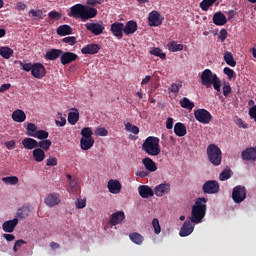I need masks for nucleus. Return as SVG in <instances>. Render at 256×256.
Wrapping results in <instances>:
<instances>
[{"mask_svg": "<svg viewBox=\"0 0 256 256\" xmlns=\"http://www.w3.org/2000/svg\"><path fill=\"white\" fill-rule=\"evenodd\" d=\"M207 213V199L198 198L195 201V205L192 207L190 221L195 224L203 222L205 215Z\"/></svg>", "mask_w": 256, "mask_h": 256, "instance_id": "obj_1", "label": "nucleus"}, {"mask_svg": "<svg viewBox=\"0 0 256 256\" xmlns=\"http://www.w3.org/2000/svg\"><path fill=\"white\" fill-rule=\"evenodd\" d=\"M201 83L204 85V87H211V85L214 87L215 91L218 93L221 91V79L217 76V74H213V72L210 69H205L201 76Z\"/></svg>", "mask_w": 256, "mask_h": 256, "instance_id": "obj_2", "label": "nucleus"}, {"mask_svg": "<svg viewBox=\"0 0 256 256\" xmlns=\"http://www.w3.org/2000/svg\"><path fill=\"white\" fill-rule=\"evenodd\" d=\"M142 151H145L147 155H150L151 157H157V155H161L159 138L155 136L147 137L142 144Z\"/></svg>", "mask_w": 256, "mask_h": 256, "instance_id": "obj_3", "label": "nucleus"}, {"mask_svg": "<svg viewBox=\"0 0 256 256\" xmlns=\"http://www.w3.org/2000/svg\"><path fill=\"white\" fill-rule=\"evenodd\" d=\"M82 135L80 139V147L82 151H89L93 145H95V139H93V130L90 127H85L81 130Z\"/></svg>", "mask_w": 256, "mask_h": 256, "instance_id": "obj_4", "label": "nucleus"}, {"mask_svg": "<svg viewBox=\"0 0 256 256\" xmlns=\"http://www.w3.org/2000/svg\"><path fill=\"white\" fill-rule=\"evenodd\" d=\"M207 155L208 161L214 165V167H219L221 165V161L223 159V153L221 152V148H219L215 144H210L207 147Z\"/></svg>", "mask_w": 256, "mask_h": 256, "instance_id": "obj_5", "label": "nucleus"}, {"mask_svg": "<svg viewBox=\"0 0 256 256\" xmlns=\"http://www.w3.org/2000/svg\"><path fill=\"white\" fill-rule=\"evenodd\" d=\"M232 199L236 204L243 203L247 199V188L241 185L235 186L232 191Z\"/></svg>", "mask_w": 256, "mask_h": 256, "instance_id": "obj_6", "label": "nucleus"}, {"mask_svg": "<svg viewBox=\"0 0 256 256\" xmlns=\"http://www.w3.org/2000/svg\"><path fill=\"white\" fill-rule=\"evenodd\" d=\"M202 191L205 195H215L219 193L220 186L217 180H208L202 186Z\"/></svg>", "mask_w": 256, "mask_h": 256, "instance_id": "obj_7", "label": "nucleus"}, {"mask_svg": "<svg viewBox=\"0 0 256 256\" xmlns=\"http://www.w3.org/2000/svg\"><path fill=\"white\" fill-rule=\"evenodd\" d=\"M194 117L196 120L199 121V123H202L203 125H207L211 122V119H213V116H211V113L205 109H198L194 111Z\"/></svg>", "mask_w": 256, "mask_h": 256, "instance_id": "obj_8", "label": "nucleus"}, {"mask_svg": "<svg viewBox=\"0 0 256 256\" xmlns=\"http://www.w3.org/2000/svg\"><path fill=\"white\" fill-rule=\"evenodd\" d=\"M87 31H90L92 35H101L105 31V24L100 22H88L85 24Z\"/></svg>", "mask_w": 256, "mask_h": 256, "instance_id": "obj_9", "label": "nucleus"}, {"mask_svg": "<svg viewBox=\"0 0 256 256\" xmlns=\"http://www.w3.org/2000/svg\"><path fill=\"white\" fill-rule=\"evenodd\" d=\"M110 31L117 39H123L125 24L123 22H114L110 25Z\"/></svg>", "mask_w": 256, "mask_h": 256, "instance_id": "obj_10", "label": "nucleus"}, {"mask_svg": "<svg viewBox=\"0 0 256 256\" xmlns=\"http://www.w3.org/2000/svg\"><path fill=\"white\" fill-rule=\"evenodd\" d=\"M148 21L150 27H159L163 24V17H161V13L154 10L149 13Z\"/></svg>", "mask_w": 256, "mask_h": 256, "instance_id": "obj_11", "label": "nucleus"}, {"mask_svg": "<svg viewBox=\"0 0 256 256\" xmlns=\"http://www.w3.org/2000/svg\"><path fill=\"white\" fill-rule=\"evenodd\" d=\"M31 74L35 79H43V77L47 75V69H45V66L41 63H34Z\"/></svg>", "mask_w": 256, "mask_h": 256, "instance_id": "obj_12", "label": "nucleus"}, {"mask_svg": "<svg viewBox=\"0 0 256 256\" xmlns=\"http://www.w3.org/2000/svg\"><path fill=\"white\" fill-rule=\"evenodd\" d=\"M77 59H79V56L76 53L62 51L60 63L61 65H70V63H73V61H77Z\"/></svg>", "mask_w": 256, "mask_h": 256, "instance_id": "obj_13", "label": "nucleus"}, {"mask_svg": "<svg viewBox=\"0 0 256 256\" xmlns=\"http://www.w3.org/2000/svg\"><path fill=\"white\" fill-rule=\"evenodd\" d=\"M123 221H125V212L117 211L110 216L109 224L111 227H115L117 225H121Z\"/></svg>", "mask_w": 256, "mask_h": 256, "instance_id": "obj_14", "label": "nucleus"}, {"mask_svg": "<svg viewBox=\"0 0 256 256\" xmlns=\"http://www.w3.org/2000/svg\"><path fill=\"white\" fill-rule=\"evenodd\" d=\"M84 8H85V5L83 4H75L70 8V12L68 13V16L73 17L74 19L82 20Z\"/></svg>", "mask_w": 256, "mask_h": 256, "instance_id": "obj_15", "label": "nucleus"}, {"mask_svg": "<svg viewBox=\"0 0 256 256\" xmlns=\"http://www.w3.org/2000/svg\"><path fill=\"white\" fill-rule=\"evenodd\" d=\"M193 231H195V226H193L191 220H186L180 229L179 235L180 237H189Z\"/></svg>", "mask_w": 256, "mask_h": 256, "instance_id": "obj_16", "label": "nucleus"}, {"mask_svg": "<svg viewBox=\"0 0 256 256\" xmlns=\"http://www.w3.org/2000/svg\"><path fill=\"white\" fill-rule=\"evenodd\" d=\"M44 203L48 207H55V205H59L61 203V196L57 193H50L44 200Z\"/></svg>", "mask_w": 256, "mask_h": 256, "instance_id": "obj_17", "label": "nucleus"}, {"mask_svg": "<svg viewBox=\"0 0 256 256\" xmlns=\"http://www.w3.org/2000/svg\"><path fill=\"white\" fill-rule=\"evenodd\" d=\"M122 187L123 186L121 185V182H119V180L110 179L108 181V191L113 195H117L118 193H121Z\"/></svg>", "mask_w": 256, "mask_h": 256, "instance_id": "obj_18", "label": "nucleus"}, {"mask_svg": "<svg viewBox=\"0 0 256 256\" xmlns=\"http://www.w3.org/2000/svg\"><path fill=\"white\" fill-rule=\"evenodd\" d=\"M95 17H97V10L93 7L84 6L81 21H89V19H93Z\"/></svg>", "mask_w": 256, "mask_h": 256, "instance_id": "obj_19", "label": "nucleus"}, {"mask_svg": "<svg viewBox=\"0 0 256 256\" xmlns=\"http://www.w3.org/2000/svg\"><path fill=\"white\" fill-rule=\"evenodd\" d=\"M19 225V219L14 218L12 220L5 221L2 224V229L5 231V233H13L15 231V227Z\"/></svg>", "mask_w": 256, "mask_h": 256, "instance_id": "obj_20", "label": "nucleus"}, {"mask_svg": "<svg viewBox=\"0 0 256 256\" xmlns=\"http://www.w3.org/2000/svg\"><path fill=\"white\" fill-rule=\"evenodd\" d=\"M243 161H256V147H249L242 151Z\"/></svg>", "mask_w": 256, "mask_h": 256, "instance_id": "obj_21", "label": "nucleus"}, {"mask_svg": "<svg viewBox=\"0 0 256 256\" xmlns=\"http://www.w3.org/2000/svg\"><path fill=\"white\" fill-rule=\"evenodd\" d=\"M138 193L142 199H149V197H153L155 195V192L151 187L147 185H141L138 187Z\"/></svg>", "mask_w": 256, "mask_h": 256, "instance_id": "obj_22", "label": "nucleus"}, {"mask_svg": "<svg viewBox=\"0 0 256 256\" xmlns=\"http://www.w3.org/2000/svg\"><path fill=\"white\" fill-rule=\"evenodd\" d=\"M100 49L101 46L98 44H88L81 49V53L83 55H95L96 53H99Z\"/></svg>", "mask_w": 256, "mask_h": 256, "instance_id": "obj_23", "label": "nucleus"}, {"mask_svg": "<svg viewBox=\"0 0 256 256\" xmlns=\"http://www.w3.org/2000/svg\"><path fill=\"white\" fill-rule=\"evenodd\" d=\"M213 23L218 27H223V25H227V16L223 12H216L213 15Z\"/></svg>", "mask_w": 256, "mask_h": 256, "instance_id": "obj_24", "label": "nucleus"}, {"mask_svg": "<svg viewBox=\"0 0 256 256\" xmlns=\"http://www.w3.org/2000/svg\"><path fill=\"white\" fill-rule=\"evenodd\" d=\"M61 55H63V50L53 48L50 51L46 52L45 59L47 61H57V59H59Z\"/></svg>", "mask_w": 256, "mask_h": 256, "instance_id": "obj_25", "label": "nucleus"}, {"mask_svg": "<svg viewBox=\"0 0 256 256\" xmlns=\"http://www.w3.org/2000/svg\"><path fill=\"white\" fill-rule=\"evenodd\" d=\"M138 26L135 20H130L124 25V34L133 35L137 32Z\"/></svg>", "mask_w": 256, "mask_h": 256, "instance_id": "obj_26", "label": "nucleus"}, {"mask_svg": "<svg viewBox=\"0 0 256 256\" xmlns=\"http://www.w3.org/2000/svg\"><path fill=\"white\" fill-rule=\"evenodd\" d=\"M142 164L149 173H155V171H157V164H155V161L149 157L143 158Z\"/></svg>", "mask_w": 256, "mask_h": 256, "instance_id": "obj_27", "label": "nucleus"}, {"mask_svg": "<svg viewBox=\"0 0 256 256\" xmlns=\"http://www.w3.org/2000/svg\"><path fill=\"white\" fill-rule=\"evenodd\" d=\"M171 185L169 184H159L155 187L154 193L157 197H163V195L169 193Z\"/></svg>", "mask_w": 256, "mask_h": 256, "instance_id": "obj_28", "label": "nucleus"}, {"mask_svg": "<svg viewBox=\"0 0 256 256\" xmlns=\"http://www.w3.org/2000/svg\"><path fill=\"white\" fill-rule=\"evenodd\" d=\"M174 133L177 137H185L187 135V127L181 122L174 125Z\"/></svg>", "mask_w": 256, "mask_h": 256, "instance_id": "obj_29", "label": "nucleus"}, {"mask_svg": "<svg viewBox=\"0 0 256 256\" xmlns=\"http://www.w3.org/2000/svg\"><path fill=\"white\" fill-rule=\"evenodd\" d=\"M12 119L16 123H23L27 119V115L21 109H17L12 113Z\"/></svg>", "mask_w": 256, "mask_h": 256, "instance_id": "obj_30", "label": "nucleus"}, {"mask_svg": "<svg viewBox=\"0 0 256 256\" xmlns=\"http://www.w3.org/2000/svg\"><path fill=\"white\" fill-rule=\"evenodd\" d=\"M33 159L37 163H41L42 161H45V151L41 148H36L32 152Z\"/></svg>", "mask_w": 256, "mask_h": 256, "instance_id": "obj_31", "label": "nucleus"}, {"mask_svg": "<svg viewBox=\"0 0 256 256\" xmlns=\"http://www.w3.org/2000/svg\"><path fill=\"white\" fill-rule=\"evenodd\" d=\"M73 33V28L71 26L64 24L60 25L57 28V34L60 35V37H65V35H71Z\"/></svg>", "mask_w": 256, "mask_h": 256, "instance_id": "obj_32", "label": "nucleus"}, {"mask_svg": "<svg viewBox=\"0 0 256 256\" xmlns=\"http://www.w3.org/2000/svg\"><path fill=\"white\" fill-rule=\"evenodd\" d=\"M22 145L25 149L31 151V149H37V140L33 138H24L22 140Z\"/></svg>", "mask_w": 256, "mask_h": 256, "instance_id": "obj_33", "label": "nucleus"}, {"mask_svg": "<svg viewBox=\"0 0 256 256\" xmlns=\"http://www.w3.org/2000/svg\"><path fill=\"white\" fill-rule=\"evenodd\" d=\"M14 53H15V51H13V49L9 48V46L0 47V55L3 59H11V57H13Z\"/></svg>", "mask_w": 256, "mask_h": 256, "instance_id": "obj_34", "label": "nucleus"}, {"mask_svg": "<svg viewBox=\"0 0 256 256\" xmlns=\"http://www.w3.org/2000/svg\"><path fill=\"white\" fill-rule=\"evenodd\" d=\"M129 239L130 241H132V243H134L135 245H143V241H145V238L143 237V235L137 233V232H133L129 235Z\"/></svg>", "mask_w": 256, "mask_h": 256, "instance_id": "obj_35", "label": "nucleus"}, {"mask_svg": "<svg viewBox=\"0 0 256 256\" xmlns=\"http://www.w3.org/2000/svg\"><path fill=\"white\" fill-rule=\"evenodd\" d=\"M224 61H225L226 65H229L230 67H236V65H237V61H235L233 54L229 51H226L224 53Z\"/></svg>", "mask_w": 256, "mask_h": 256, "instance_id": "obj_36", "label": "nucleus"}, {"mask_svg": "<svg viewBox=\"0 0 256 256\" xmlns=\"http://www.w3.org/2000/svg\"><path fill=\"white\" fill-rule=\"evenodd\" d=\"M77 121H79V110L74 109L73 112L68 114V123L70 125H77Z\"/></svg>", "mask_w": 256, "mask_h": 256, "instance_id": "obj_37", "label": "nucleus"}, {"mask_svg": "<svg viewBox=\"0 0 256 256\" xmlns=\"http://www.w3.org/2000/svg\"><path fill=\"white\" fill-rule=\"evenodd\" d=\"M180 107H182L183 109H188V111H191L195 107V103L191 102L189 98L184 97L180 100Z\"/></svg>", "mask_w": 256, "mask_h": 256, "instance_id": "obj_38", "label": "nucleus"}, {"mask_svg": "<svg viewBox=\"0 0 256 256\" xmlns=\"http://www.w3.org/2000/svg\"><path fill=\"white\" fill-rule=\"evenodd\" d=\"M168 50L172 53H177V51H183V44H177L175 41H170L167 44Z\"/></svg>", "mask_w": 256, "mask_h": 256, "instance_id": "obj_39", "label": "nucleus"}, {"mask_svg": "<svg viewBox=\"0 0 256 256\" xmlns=\"http://www.w3.org/2000/svg\"><path fill=\"white\" fill-rule=\"evenodd\" d=\"M35 139H40V141L47 140L49 138V132L46 130H38L37 133L32 134Z\"/></svg>", "mask_w": 256, "mask_h": 256, "instance_id": "obj_40", "label": "nucleus"}, {"mask_svg": "<svg viewBox=\"0 0 256 256\" xmlns=\"http://www.w3.org/2000/svg\"><path fill=\"white\" fill-rule=\"evenodd\" d=\"M51 145H53V143L49 139L37 142V147H40V149H43L44 151H49V149H51Z\"/></svg>", "mask_w": 256, "mask_h": 256, "instance_id": "obj_41", "label": "nucleus"}, {"mask_svg": "<svg viewBox=\"0 0 256 256\" xmlns=\"http://www.w3.org/2000/svg\"><path fill=\"white\" fill-rule=\"evenodd\" d=\"M2 181L6 185H17L19 183V178H17V176H8L2 178Z\"/></svg>", "mask_w": 256, "mask_h": 256, "instance_id": "obj_42", "label": "nucleus"}, {"mask_svg": "<svg viewBox=\"0 0 256 256\" xmlns=\"http://www.w3.org/2000/svg\"><path fill=\"white\" fill-rule=\"evenodd\" d=\"M216 1L217 0H203L200 2V9H202V11H209V7H213Z\"/></svg>", "mask_w": 256, "mask_h": 256, "instance_id": "obj_43", "label": "nucleus"}, {"mask_svg": "<svg viewBox=\"0 0 256 256\" xmlns=\"http://www.w3.org/2000/svg\"><path fill=\"white\" fill-rule=\"evenodd\" d=\"M29 212V207L19 208L17 211V217H19V219H26V217H29Z\"/></svg>", "mask_w": 256, "mask_h": 256, "instance_id": "obj_44", "label": "nucleus"}, {"mask_svg": "<svg viewBox=\"0 0 256 256\" xmlns=\"http://www.w3.org/2000/svg\"><path fill=\"white\" fill-rule=\"evenodd\" d=\"M125 129L129 133H133L134 135H139V127L131 124V122H128L125 124Z\"/></svg>", "mask_w": 256, "mask_h": 256, "instance_id": "obj_45", "label": "nucleus"}, {"mask_svg": "<svg viewBox=\"0 0 256 256\" xmlns=\"http://www.w3.org/2000/svg\"><path fill=\"white\" fill-rule=\"evenodd\" d=\"M233 175V171L231 169H225L220 175L219 179L220 181H227V179H231V176Z\"/></svg>", "mask_w": 256, "mask_h": 256, "instance_id": "obj_46", "label": "nucleus"}, {"mask_svg": "<svg viewBox=\"0 0 256 256\" xmlns=\"http://www.w3.org/2000/svg\"><path fill=\"white\" fill-rule=\"evenodd\" d=\"M150 55L160 57V59H165V57H167V54L163 53L160 48H153L152 50H150Z\"/></svg>", "mask_w": 256, "mask_h": 256, "instance_id": "obj_47", "label": "nucleus"}, {"mask_svg": "<svg viewBox=\"0 0 256 256\" xmlns=\"http://www.w3.org/2000/svg\"><path fill=\"white\" fill-rule=\"evenodd\" d=\"M27 135L28 137H33V135H35V133H37V125L33 124V123H28L27 125Z\"/></svg>", "mask_w": 256, "mask_h": 256, "instance_id": "obj_48", "label": "nucleus"}, {"mask_svg": "<svg viewBox=\"0 0 256 256\" xmlns=\"http://www.w3.org/2000/svg\"><path fill=\"white\" fill-rule=\"evenodd\" d=\"M183 87V83H172L171 86L168 88V91L170 93H179V90Z\"/></svg>", "mask_w": 256, "mask_h": 256, "instance_id": "obj_49", "label": "nucleus"}, {"mask_svg": "<svg viewBox=\"0 0 256 256\" xmlns=\"http://www.w3.org/2000/svg\"><path fill=\"white\" fill-rule=\"evenodd\" d=\"M223 73L224 75H227L228 79H235V77H237V74L235 73V71L229 67H225L223 69Z\"/></svg>", "mask_w": 256, "mask_h": 256, "instance_id": "obj_50", "label": "nucleus"}, {"mask_svg": "<svg viewBox=\"0 0 256 256\" xmlns=\"http://www.w3.org/2000/svg\"><path fill=\"white\" fill-rule=\"evenodd\" d=\"M152 227L154 228V233H156V235H159V233H161V225L159 224V219L154 218L152 220Z\"/></svg>", "mask_w": 256, "mask_h": 256, "instance_id": "obj_51", "label": "nucleus"}, {"mask_svg": "<svg viewBox=\"0 0 256 256\" xmlns=\"http://www.w3.org/2000/svg\"><path fill=\"white\" fill-rule=\"evenodd\" d=\"M95 135H98L99 137H107V135H109V131H107L105 127H98L95 130Z\"/></svg>", "mask_w": 256, "mask_h": 256, "instance_id": "obj_52", "label": "nucleus"}, {"mask_svg": "<svg viewBox=\"0 0 256 256\" xmlns=\"http://www.w3.org/2000/svg\"><path fill=\"white\" fill-rule=\"evenodd\" d=\"M86 206H87V200H85V199L78 198L75 201L76 209H85Z\"/></svg>", "mask_w": 256, "mask_h": 256, "instance_id": "obj_53", "label": "nucleus"}, {"mask_svg": "<svg viewBox=\"0 0 256 256\" xmlns=\"http://www.w3.org/2000/svg\"><path fill=\"white\" fill-rule=\"evenodd\" d=\"M49 19H54L55 21H59L63 15L57 11H50L48 13Z\"/></svg>", "mask_w": 256, "mask_h": 256, "instance_id": "obj_54", "label": "nucleus"}, {"mask_svg": "<svg viewBox=\"0 0 256 256\" xmlns=\"http://www.w3.org/2000/svg\"><path fill=\"white\" fill-rule=\"evenodd\" d=\"M23 245H27V242L25 240H17L13 247L14 253H17V251H19V249H21Z\"/></svg>", "mask_w": 256, "mask_h": 256, "instance_id": "obj_55", "label": "nucleus"}, {"mask_svg": "<svg viewBox=\"0 0 256 256\" xmlns=\"http://www.w3.org/2000/svg\"><path fill=\"white\" fill-rule=\"evenodd\" d=\"M63 43H67L68 45H75L77 43V38L75 36H68L63 38Z\"/></svg>", "mask_w": 256, "mask_h": 256, "instance_id": "obj_56", "label": "nucleus"}, {"mask_svg": "<svg viewBox=\"0 0 256 256\" xmlns=\"http://www.w3.org/2000/svg\"><path fill=\"white\" fill-rule=\"evenodd\" d=\"M71 191V193H75L77 192V180L76 179H73L69 182V188H68V191Z\"/></svg>", "mask_w": 256, "mask_h": 256, "instance_id": "obj_57", "label": "nucleus"}, {"mask_svg": "<svg viewBox=\"0 0 256 256\" xmlns=\"http://www.w3.org/2000/svg\"><path fill=\"white\" fill-rule=\"evenodd\" d=\"M20 65L23 71H26V72L31 71V73L33 72V64L20 62Z\"/></svg>", "mask_w": 256, "mask_h": 256, "instance_id": "obj_58", "label": "nucleus"}, {"mask_svg": "<svg viewBox=\"0 0 256 256\" xmlns=\"http://www.w3.org/2000/svg\"><path fill=\"white\" fill-rule=\"evenodd\" d=\"M222 89H223L224 97H229V95H231V91H232L231 85L225 84Z\"/></svg>", "mask_w": 256, "mask_h": 256, "instance_id": "obj_59", "label": "nucleus"}, {"mask_svg": "<svg viewBox=\"0 0 256 256\" xmlns=\"http://www.w3.org/2000/svg\"><path fill=\"white\" fill-rule=\"evenodd\" d=\"M227 35H228L227 29L222 28L220 30V34L218 36V39H220V41L223 43L225 41V39H227Z\"/></svg>", "mask_w": 256, "mask_h": 256, "instance_id": "obj_60", "label": "nucleus"}, {"mask_svg": "<svg viewBox=\"0 0 256 256\" xmlns=\"http://www.w3.org/2000/svg\"><path fill=\"white\" fill-rule=\"evenodd\" d=\"M47 167H57V159L55 157H51L46 161Z\"/></svg>", "mask_w": 256, "mask_h": 256, "instance_id": "obj_61", "label": "nucleus"}, {"mask_svg": "<svg viewBox=\"0 0 256 256\" xmlns=\"http://www.w3.org/2000/svg\"><path fill=\"white\" fill-rule=\"evenodd\" d=\"M236 125H238V127H240L241 129H247L248 127L245 121H243V119L241 118L236 119Z\"/></svg>", "mask_w": 256, "mask_h": 256, "instance_id": "obj_62", "label": "nucleus"}, {"mask_svg": "<svg viewBox=\"0 0 256 256\" xmlns=\"http://www.w3.org/2000/svg\"><path fill=\"white\" fill-rule=\"evenodd\" d=\"M15 145H16L15 140H10V141L5 142V147L7 149H15Z\"/></svg>", "mask_w": 256, "mask_h": 256, "instance_id": "obj_63", "label": "nucleus"}, {"mask_svg": "<svg viewBox=\"0 0 256 256\" xmlns=\"http://www.w3.org/2000/svg\"><path fill=\"white\" fill-rule=\"evenodd\" d=\"M166 129H173V118L169 117L166 120Z\"/></svg>", "mask_w": 256, "mask_h": 256, "instance_id": "obj_64", "label": "nucleus"}]
</instances>
